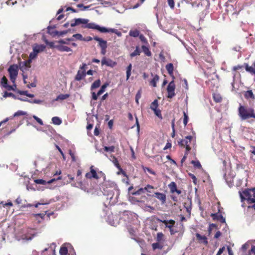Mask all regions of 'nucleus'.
Masks as SVG:
<instances>
[{
  "instance_id": "obj_1",
  "label": "nucleus",
  "mask_w": 255,
  "mask_h": 255,
  "mask_svg": "<svg viewBox=\"0 0 255 255\" xmlns=\"http://www.w3.org/2000/svg\"><path fill=\"white\" fill-rule=\"evenodd\" d=\"M241 202L247 200L249 204L253 203V205H249L248 208H254L255 209V188L250 189H246L242 192L239 191Z\"/></svg>"
},
{
  "instance_id": "obj_2",
  "label": "nucleus",
  "mask_w": 255,
  "mask_h": 255,
  "mask_svg": "<svg viewBox=\"0 0 255 255\" xmlns=\"http://www.w3.org/2000/svg\"><path fill=\"white\" fill-rule=\"evenodd\" d=\"M238 115L242 121H245L251 118L255 119V111L252 108H248L240 106L238 109Z\"/></svg>"
},
{
  "instance_id": "obj_3",
  "label": "nucleus",
  "mask_w": 255,
  "mask_h": 255,
  "mask_svg": "<svg viewBox=\"0 0 255 255\" xmlns=\"http://www.w3.org/2000/svg\"><path fill=\"white\" fill-rule=\"evenodd\" d=\"M74 20V22H71L70 24L71 27H74L80 24H83V25L82 26L83 28L96 29V28L91 27H94V26H93L92 24H97L94 22L88 23L89 20L88 19L78 18H75Z\"/></svg>"
},
{
  "instance_id": "obj_4",
  "label": "nucleus",
  "mask_w": 255,
  "mask_h": 255,
  "mask_svg": "<svg viewBox=\"0 0 255 255\" xmlns=\"http://www.w3.org/2000/svg\"><path fill=\"white\" fill-rule=\"evenodd\" d=\"M36 235L34 230L32 229H25L22 231V234L18 240L25 241H31Z\"/></svg>"
},
{
  "instance_id": "obj_5",
  "label": "nucleus",
  "mask_w": 255,
  "mask_h": 255,
  "mask_svg": "<svg viewBox=\"0 0 255 255\" xmlns=\"http://www.w3.org/2000/svg\"><path fill=\"white\" fill-rule=\"evenodd\" d=\"M8 72L10 80L13 83H14L18 75V66L16 64L10 65L8 69Z\"/></svg>"
},
{
  "instance_id": "obj_6",
  "label": "nucleus",
  "mask_w": 255,
  "mask_h": 255,
  "mask_svg": "<svg viewBox=\"0 0 255 255\" xmlns=\"http://www.w3.org/2000/svg\"><path fill=\"white\" fill-rule=\"evenodd\" d=\"M94 27H92L93 28H96V30H98L100 32L102 33H106V32H112L116 33L118 36H121L122 35V33L119 31L117 29L114 28H107L105 27L100 26L99 25H95L92 24Z\"/></svg>"
},
{
  "instance_id": "obj_7",
  "label": "nucleus",
  "mask_w": 255,
  "mask_h": 255,
  "mask_svg": "<svg viewBox=\"0 0 255 255\" xmlns=\"http://www.w3.org/2000/svg\"><path fill=\"white\" fill-rule=\"evenodd\" d=\"M122 217L123 218L125 221L128 222H130L132 220L135 218L137 219V215L135 213H132L130 211H124L122 215H121Z\"/></svg>"
},
{
  "instance_id": "obj_8",
  "label": "nucleus",
  "mask_w": 255,
  "mask_h": 255,
  "mask_svg": "<svg viewBox=\"0 0 255 255\" xmlns=\"http://www.w3.org/2000/svg\"><path fill=\"white\" fill-rule=\"evenodd\" d=\"M31 60L29 59L19 62V67L22 73H25L30 70L31 67Z\"/></svg>"
},
{
  "instance_id": "obj_9",
  "label": "nucleus",
  "mask_w": 255,
  "mask_h": 255,
  "mask_svg": "<svg viewBox=\"0 0 255 255\" xmlns=\"http://www.w3.org/2000/svg\"><path fill=\"white\" fill-rule=\"evenodd\" d=\"M175 85L174 80H172L169 83L167 88L168 98L171 99L175 95Z\"/></svg>"
},
{
  "instance_id": "obj_10",
  "label": "nucleus",
  "mask_w": 255,
  "mask_h": 255,
  "mask_svg": "<svg viewBox=\"0 0 255 255\" xmlns=\"http://www.w3.org/2000/svg\"><path fill=\"white\" fill-rule=\"evenodd\" d=\"M54 27H52L51 26H48L47 27V30L48 33L52 35L53 36H54L55 35H58V36H62L68 33V30H64L62 31H58L57 30L54 31H50V29L53 28Z\"/></svg>"
},
{
  "instance_id": "obj_11",
  "label": "nucleus",
  "mask_w": 255,
  "mask_h": 255,
  "mask_svg": "<svg viewBox=\"0 0 255 255\" xmlns=\"http://www.w3.org/2000/svg\"><path fill=\"white\" fill-rule=\"evenodd\" d=\"M193 139V136L191 135H188L185 137V138L183 139L185 141L184 145L186 147V154H188V152L190 150V143Z\"/></svg>"
},
{
  "instance_id": "obj_12",
  "label": "nucleus",
  "mask_w": 255,
  "mask_h": 255,
  "mask_svg": "<svg viewBox=\"0 0 255 255\" xmlns=\"http://www.w3.org/2000/svg\"><path fill=\"white\" fill-rule=\"evenodd\" d=\"M93 39L99 42V45L101 49H106L107 47V42L106 40L97 36H94Z\"/></svg>"
},
{
  "instance_id": "obj_13",
  "label": "nucleus",
  "mask_w": 255,
  "mask_h": 255,
  "mask_svg": "<svg viewBox=\"0 0 255 255\" xmlns=\"http://www.w3.org/2000/svg\"><path fill=\"white\" fill-rule=\"evenodd\" d=\"M102 65H106V66H110L111 67H114L116 65V63L110 59H106L103 58L101 61Z\"/></svg>"
},
{
  "instance_id": "obj_14",
  "label": "nucleus",
  "mask_w": 255,
  "mask_h": 255,
  "mask_svg": "<svg viewBox=\"0 0 255 255\" xmlns=\"http://www.w3.org/2000/svg\"><path fill=\"white\" fill-rule=\"evenodd\" d=\"M93 166H92L90 168V172L87 173L86 174V177L87 178H94L95 179H98L99 178V176H98V174L96 172V171L93 169Z\"/></svg>"
},
{
  "instance_id": "obj_15",
  "label": "nucleus",
  "mask_w": 255,
  "mask_h": 255,
  "mask_svg": "<svg viewBox=\"0 0 255 255\" xmlns=\"http://www.w3.org/2000/svg\"><path fill=\"white\" fill-rule=\"evenodd\" d=\"M211 217L213 218L214 220L220 221L221 222L223 223H225L226 222L225 219L222 215L219 214V213L212 214Z\"/></svg>"
},
{
  "instance_id": "obj_16",
  "label": "nucleus",
  "mask_w": 255,
  "mask_h": 255,
  "mask_svg": "<svg viewBox=\"0 0 255 255\" xmlns=\"http://www.w3.org/2000/svg\"><path fill=\"white\" fill-rule=\"evenodd\" d=\"M154 196L158 200L161 201L162 204H164L166 202V195L165 194L159 192H155Z\"/></svg>"
},
{
  "instance_id": "obj_17",
  "label": "nucleus",
  "mask_w": 255,
  "mask_h": 255,
  "mask_svg": "<svg viewBox=\"0 0 255 255\" xmlns=\"http://www.w3.org/2000/svg\"><path fill=\"white\" fill-rule=\"evenodd\" d=\"M158 220L159 222L164 223L166 227L169 228V230H171L173 228L172 227L174 225V224H175V221L172 220H170L169 221H167L166 220L163 221V220H160V219H158Z\"/></svg>"
},
{
  "instance_id": "obj_18",
  "label": "nucleus",
  "mask_w": 255,
  "mask_h": 255,
  "mask_svg": "<svg viewBox=\"0 0 255 255\" xmlns=\"http://www.w3.org/2000/svg\"><path fill=\"white\" fill-rule=\"evenodd\" d=\"M196 236L201 243H203L205 245H207L208 244V239L206 236H202L199 233H196Z\"/></svg>"
},
{
  "instance_id": "obj_19",
  "label": "nucleus",
  "mask_w": 255,
  "mask_h": 255,
  "mask_svg": "<svg viewBox=\"0 0 255 255\" xmlns=\"http://www.w3.org/2000/svg\"><path fill=\"white\" fill-rule=\"evenodd\" d=\"M184 206L186 208V211L187 212V213H188L189 214H190L191 209H192L191 200L190 199H188V200L184 203Z\"/></svg>"
},
{
  "instance_id": "obj_20",
  "label": "nucleus",
  "mask_w": 255,
  "mask_h": 255,
  "mask_svg": "<svg viewBox=\"0 0 255 255\" xmlns=\"http://www.w3.org/2000/svg\"><path fill=\"white\" fill-rule=\"evenodd\" d=\"M57 50L60 52H71L72 50L67 46L59 44Z\"/></svg>"
},
{
  "instance_id": "obj_21",
  "label": "nucleus",
  "mask_w": 255,
  "mask_h": 255,
  "mask_svg": "<svg viewBox=\"0 0 255 255\" xmlns=\"http://www.w3.org/2000/svg\"><path fill=\"white\" fill-rule=\"evenodd\" d=\"M74 39L73 38H68L65 39H60L57 41H56V43H57L59 44H66L68 45L69 44V42L71 41H73Z\"/></svg>"
},
{
  "instance_id": "obj_22",
  "label": "nucleus",
  "mask_w": 255,
  "mask_h": 255,
  "mask_svg": "<svg viewBox=\"0 0 255 255\" xmlns=\"http://www.w3.org/2000/svg\"><path fill=\"white\" fill-rule=\"evenodd\" d=\"M45 48V46L43 45H37L33 47V51L36 54L39 52L43 51Z\"/></svg>"
},
{
  "instance_id": "obj_23",
  "label": "nucleus",
  "mask_w": 255,
  "mask_h": 255,
  "mask_svg": "<svg viewBox=\"0 0 255 255\" xmlns=\"http://www.w3.org/2000/svg\"><path fill=\"white\" fill-rule=\"evenodd\" d=\"M244 96L246 99L252 100H255V97L252 90H248L246 91L244 94Z\"/></svg>"
},
{
  "instance_id": "obj_24",
  "label": "nucleus",
  "mask_w": 255,
  "mask_h": 255,
  "mask_svg": "<svg viewBox=\"0 0 255 255\" xmlns=\"http://www.w3.org/2000/svg\"><path fill=\"white\" fill-rule=\"evenodd\" d=\"M86 75V73L84 71H81L79 70L77 73V75L75 77V80L76 81H80L83 78H84Z\"/></svg>"
},
{
  "instance_id": "obj_25",
  "label": "nucleus",
  "mask_w": 255,
  "mask_h": 255,
  "mask_svg": "<svg viewBox=\"0 0 255 255\" xmlns=\"http://www.w3.org/2000/svg\"><path fill=\"white\" fill-rule=\"evenodd\" d=\"M109 159L117 168H120V165L119 163L117 158L114 155H111Z\"/></svg>"
},
{
  "instance_id": "obj_26",
  "label": "nucleus",
  "mask_w": 255,
  "mask_h": 255,
  "mask_svg": "<svg viewBox=\"0 0 255 255\" xmlns=\"http://www.w3.org/2000/svg\"><path fill=\"white\" fill-rule=\"evenodd\" d=\"M69 94H60L53 101H58L65 100L69 97Z\"/></svg>"
},
{
  "instance_id": "obj_27",
  "label": "nucleus",
  "mask_w": 255,
  "mask_h": 255,
  "mask_svg": "<svg viewBox=\"0 0 255 255\" xmlns=\"http://www.w3.org/2000/svg\"><path fill=\"white\" fill-rule=\"evenodd\" d=\"M45 43L48 45L51 48H56L57 49V47L59 46V44L55 42H49L47 40H45Z\"/></svg>"
},
{
  "instance_id": "obj_28",
  "label": "nucleus",
  "mask_w": 255,
  "mask_h": 255,
  "mask_svg": "<svg viewBox=\"0 0 255 255\" xmlns=\"http://www.w3.org/2000/svg\"><path fill=\"white\" fill-rule=\"evenodd\" d=\"M166 69L170 75H172L173 74V65L172 63H169L166 65Z\"/></svg>"
},
{
  "instance_id": "obj_29",
  "label": "nucleus",
  "mask_w": 255,
  "mask_h": 255,
  "mask_svg": "<svg viewBox=\"0 0 255 255\" xmlns=\"http://www.w3.org/2000/svg\"><path fill=\"white\" fill-rule=\"evenodd\" d=\"M53 179L50 180L48 182H46L45 180L40 179H37L34 180V182L36 184H42V185H46L47 183L50 184L52 182Z\"/></svg>"
},
{
  "instance_id": "obj_30",
  "label": "nucleus",
  "mask_w": 255,
  "mask_h": 255,
  "mask_svg": "<svg viewBox=\"0 0 255 255\" xmlns=\"http://www.w3.org/2000/svg\"><path fill=\"white\" fill-rule=\"evenodd\" d=\"M140 53H141V51L139 49V47L138 46H136L135 50L130 54V56L131 57H133L139 55Z\"/></svg>"
},
{
  "instance_id": "obj_31",
  "label": "nucleus",
  "mask_w": 255,
  "mask_h": 255,
  "mask_svg": "<svg viewBox=\"0 0 255 255\" xmlns=\"http://www.w3.org/2000/svg\"><path fill=\"white\" fill-rule=\"evenodd\" d=\"M52 123L55 125H60L62 123V120L58 117H54L52 118Z\"/></svg>"
},
{
  "instance_id": "obj_32",
  "label": "nucleus",
  "mask_w": 255,
  "mask_h": 255,
  "mask_svg": "<svg viewBox=\"0 0 255 255\" xmlns=\"http://www.w3.org/2000/svg\"><path fill=\"white\" fill-rule=\"evenodd\" d=\"M141 48L142 49V51L146 55H147V56H150L151 55V53L148 47L145 45H142Z\"/></svg>"
},
{
  "instance_id": "obj_33",
  "label": "nucleus",
  "mask_w": 255,
  "mask_h": 255,
  "mask_svg": "<svg viewBox=\"0 0 255 255\" xmlns=\"http://www.w3.org/2000/svg\"><path fill=\"white\" fill-rule=\"evenodd\" d=\"M98 176H99V178L102 177L104 180V182L103 183V186H106L109 182L106 181V175L102 171L99 172L98 173Z\"/></svg>"
},
{
  "instance_id": "obj_34",
  "label": "nucleus",
  "mask_w": 255,
  "mask_h": 255,
  "mask_svg": "<svg viewBox=\"0 0 255 255\" xmlns=\"http://www.w3.org/2000/svg\"><path fill=\"white\" fill-rule=\"evenodd\" d=\"M101 84V81L100 80L98 79L96 80L91 85V90H93L94 89H96L97 88H98L100 87Z\"/></svg>"
},
{
  "instance_id": "obj_35",
  "label": "nucleus",
  "mask_w": 255,
  "mask_h": 255,
  "mask_svg": "<svg viewBox=\"0 0 255 255\" xmlns=\"http://www.w3.org/2000/svg\"><path fill=\"white\" fill-rule=\"evenodd\" d=\"M100 2V3L103 5L104 6H109L113 5V3L110 1H106L104 0H97Z\"/></svg>"
},
{
  "instance_id": "obj_36",
  "label": "nucleus",
  "mask_w": 255,
  "mask_h": 255,
  "mask_svg": "<svg viewBox=\"0 0 255 255\" xmlns=\"http://www.w3.org/2000/svg\"><path fill=\"white\" fill-rule=\"evenodd\" d=\"M159 80V76L157 75H155L153 78L150 81V84L154 87L156 86V83Z\"/></svg>"
},
{
  "instance_id": "obj_37",
  "label": "nucleus",
  "mask_w": 255,
  "mask_h": 255,
  "mask_svg": "<svg viewBox=\"0 0 255 255\" xmlns=\"http://www.w3.org/2000/svg\"><path fill=\"white\" fill-rule=\"evenodd\" d=\"M59 253L60 255H67L68 254L67 248L64 246L61 247Z\"/></svg>"
},
{
  "instance_id": "obj_38",
  "label": "nucleus",
  "mask_w": 255,
  "mask_h": 255,
  "mask_svg": "<svg viewBox=\"0 0 255 255\" xmlns=\"http://www.w3.org/2000/svg\"><path fill=\"white\" fill-rule=\"evenodd\" d=\"M169 188L171 193H174L175 191H176L177 186L175 182H172L169 185Z\"/></svg>"
},
{
  "instance_id": "obj_39",
  "label": "nucleus",
  "mask_w": 255,
  "mask_h": 255,
  "mask_svg": "<svg viewBox=\"0 0 255 255\" xmlns=\"http://www.w3.org/2000/svg\"><path fill=\"white\" fill-rule=\"evenodd\" d=\"M132 68V65L131 64H129V65L127 68V72H126V75H127V80H128L131 75V70Z\"/></svg>"
},
{
  "instance_id": "obj_40",
  "label": "nucleus",
  "mask_w": 255,
  "mask_h": 255,
  "mask_svg": "<svg viewBox=\"0 0 255 255\" xmlns=\"http://www.w3.org/2000/svg\"><path fill=\"white\" fill-rule=\"evenodd\" d=\"M129 34L130 36L137 37L139 35V31L137 30H131L129 31Z\"/></svg>"
},
{
  "instance_id": "obj_41",
  "label": "nucleus",
  "mask_w": 255,
  "mask_h": 255,
  "mask_svg": "<svg viewBox=\"0 0 255 255\" xmlns=\"http://www.w3.org/2000/svg\"><path fill=\"white\" fill-rule=\"evenodd\" d=\"M246 70L252 74H255V69L252 67L248 65V64L246 65Z\"/></svg>"
},
{
  "instance_id": "obj_42",
  "label": "nucleus",
  "mask_w": 255,
  "mask_h": 255,
  "mask_svg": "<svg viewBox=\"0 0 255 255\" xmlns=\"http://www.w3.org/2000/svg\"><path fill=\"white\" fill-rule=\"evenodd\" d=\"M152 247L154 250L156 249L162 250L163 248V246L159 243H155L152 244Z\"/></svg>"
},
{
  "instance_id": "obj_43",
  "label": "nucleus",
  "mask_w": 255,
  "mask_h": 255,
  "mask_svg": "<svg viewBox=\"0 0 255 255\" xmlns=\"http://www.w3.org/2000/svg\"><path fill=\"white\" fill-rule=\"evenodd\" d=\"M113 215H109L108 217L107 222L109 224H110L112 226H116L117 224L115 223L114 221L113 220H112V218H113Z\"/></svg>"
},
{
  "instance_id": "obj_44",
  "label": "nucleus",
  "mask_w": 255,
  "mask_h": 255,
  "mask_svg": "<svg viewBox=\"0 0 255 255\" xmlns=\"http://www.w3.org/2000/svg\"><path fill=\"white\" fill-rule=\"evenodd\" d=\"M3 97L4 98L12 97L14 99H16V98H17V97L15 95H14L12 93H8L6 91L4 93Z\"/></svg>"
},
{
  "instance_id": "obj_45",
  "label": "nucleus",
  "mask_w": 255,
  "mask_h": 255,
  "mask_svg": "<svg viewBox=\"0 0 255 255\" xmlns=\"http://www.w3.org/2000/svg\"><path fill=\"white\" fill-rule=\"evenodd\" d=\"M158 106V105L157 100H154L150 105V108L152 110H154L157 109Z\"/></svg>"
},
{
  "instance_id": "obj_46",
  "label": "nucleus",
  "mask_w": 255,
  "mask_h": 255,
  "mask_svg": "<svg viewBox=\"0 0 255 255\" xmlns=\"http://www.w3.org/2000/svg\"><path fill=\"white\" fill-rule=\"evenodd\" d=\"M7 84V80L5 76H3L1 79V86L5 88Z\"/></svg>"
},
{
  "instance_id": "obj_47",
  "label": "nucleus",
  "mask_w": 255,
  "mask_h": 255,
  "mask_svg": "<svg viewBox=\"0 0 255 255\" xmlns=\"http://www.w3.org/2000/svg\"><path fill=\"white\" fill-rule=\"evenodd\" d=\"M115 146H105L104 147V149L106 152H113L115 151Z\"/></svg>"
},
{
  "instance_id": "obj_48",
  "label": "nucleus",
  "mask_w": 255,
  "mask_h": 255,
  "mask_svg": "<svg viewBox=\"0 0 255 255\" xmlns=\"http://www.w3.org/2000/svg\"><path fill=\"white\" fill-rule=\"evenodd\" d=\"M90 6H91L90 5H87V6H84L82 3H79V4H78L77 5V7H78V8H81V10H87V9H88L90 8Z\"/></svg>"
},
{
  "instance_id": "obj_49",
  "label": "nucleus",
  "mask_w": 255,
  "mask_h": 255,
  "mask_svg": "<svg viewBox=\"0 0 255 255\" xmlns=\"http://www.w3.org/2000/svg\"><path fill=\"white\" fill-rule=\"evenodd\" d=\"M43 101L39 99L30 100L29 103L36 104L38 105L42 104Z\"/></svg>"
},
{
  "instance_id": "obj_50",
  "label": "nucleus",
  "mask_w": 255,
  "mask_h": 255,
  "mask_svg": "<svg viewBox=\"0 0 255 255\" xmlns=\"http://www.w3.org/2000/svg\"><path fill=\"white\" fill-rule=\"evenodd\" d=\"M71 38H76V39L80 40H85V39L83 38V36L81 34L77 33L73 35L72 37Z\"/></svg>"
},
{
  "instance_id": "obj_51",
  "label": "nucleus",
  "mask_w": 255,
  "mask_h": 255,
  "mask_svg": "<svg viewBox=\"0 0 255 255\" xmlns=\"http://www.w3.org/2000/svg\"><path fill=\"white\" fill-rule=\"evenodd\" d=\"M27 113L22 111H18L15 113L13 115V117H18L19 116L26 115Z\"/></svg>"
},
{
  "instance_id": "obj_52",
  "label": "nucleus",
  "mask_w": 255,
  "mask_h": 255,
  "mask_svg": "<svg viewBox=\"0 0 255 255\" xmlns=\"http://www.w3.org/2000/svg\"><path fill=\"white\" fill-rule=\"evenodd\" d=\"M164 237V235L161 232L158 233L157 234L156 240L157 242H159L163 240Z\"/></svg>"
},
{
  "instance_id": "obj_53",
  "label": "nucleus",
  "mask_w": 255,
  "mask_h": 255,
  "mask_svg": "<svg viewBox=\"0 0 255 255\" xmlns=\"http://www.w3.org/2000/svg\"><path fill=\"white\" fill-rule=\"evenodd\" d=\"M213 98L214 101L216 102H220L222 100V97L219 94H214Z\"/></svg>"
},
{
  "instance_id": "obj_54",
  "label": "nucleus",
  "mask_w": 255,
  "mask_h": 255,
  "mask_svg": "<svg viewBox=\"0 0 255 255\" xmlns=\"http://www.w3.org/2000/svg\"><path fill=\"white\" fill-rule=\"evenodd\" d=\"M191 163L193 164V165L197 168H200L202 167L199 161L192 160L191 161Z\"/></svg>"
},
{
  "instance_id": "obj_55",
  "label": "nucleus",
  "mask_w": 255,
  "mask_h": 255,
  "mask_svg": "<svg viewBox=\"0 0 255 255\" xmlns=\"http://www.w3.org/2000/svg\"><path fill=\"white\" fill-rule=\"evenodd\" d=\"M154 112L155 115L158 118L162 119V115L161 114V111L159 109H156L153 110Z\"/></svg>"
},
{
  "instance_id": "obj_56",
  "label": "nucleus",
  "mask_w": 255,
  "mask_h": 255,
  "mask_svg": "<svg viewBox=\"0 0 255 255\" xmlns=\"http://www.w3.org/2000/svg\"><path fill=\"white\" fill-rule=\"evenodd\" d=\"M188 121V116L187 114L184 112V119H183V124L185 126H186L187 124Z\"/></svg>"
},
{
  "instance_id": "obj_57",
  "label": "nucleus",
  "mask_w": 255,
  "mask_h": 255,
  "mask_svg": "<svg viewBox=\"0 0 255 255\" xmlns=\"http://www.w3.org/2000/svg\"><path fill=\"white\" fill-rule=\"evenodd\" d=\"M33 118L40 125L42 126L43 125L42 121L40 118L35 115L33 116Z\"/></svg>"
},
{
  "instance_id": "obj_58",
  "label": "nucleus",
  "mask_w": 255,
  "mask_h": 255,
  "mask_svg": "<svg viewBox=\"0 0 255 255\" xmlns=\"http://www.w3.org/2000/svg\"><path fill=\"white\" fill-rule=\"evenodd\" d=\"M144 189L143 188H141L139 189L136 192L132 193V195H140L141 193L144 192Z\"/></svg>"
},
{
  "instance_id": "obj_59",
  "label": "nucleus",
  "mask_w": 255,
  "mask_h": 255,
  "mask_svg": "<svg viewBox=\"0 0 255 255\" xmlns=\"http://www.w3.org/2000/svg\"><path fill=\"white\" fill-rule=\"evenodd\" d=\"M255 255V246H252L251 249L249 251L248 255Z\"/></svg>"
},
{
  "instance_id": "obj_60",
  "label": "nucleus",
  "mask_w": 255,
  "mask_h": 255,
  "mask_svg": "<svg viewBox=\"0 0 255 255\" xmlns=\"http://www.w3.org/2000/svg\"><path fill=\"white\" fill-rule=\"evenodd\" d=\"M249 246H250V244H249V242H247L246 243H245V244L242 245L241 249L243 251H245L247 250V249L249 248Z\"/></svg>"
},
{
  "instance_id": "obj_61",
  "label": "nucleus",
  "mask_w": 255,
  "mask_h": 255,
  "mask_svg": "<svg viewBox=\"0 0 255 255\" xmlns=\"http://www.w3.org/2000/svg\"><path fill=\"white\" fill-rule=\"evenodd\" d=\"M139 38L140 39V40L143 42V43H147V41L146 39V38L142 34H140L139 35Z\"/></svg>"
},
{
  "instance_id": "obj_62",
  "label": "nucleus",
  "mask_w": 255,
  "mask_h": 255,
  "mask_svg": "<svg viewBox=\"0 0 255 255\" xmlns=\"http://www.w3.org/2000/svg\"><path fill=\"white\" fill-rule=\"evenodd\" d=\"M216 227H217V225L216 224H210L209 228L208 229V232H209V234L211 233L212 230L213 228H216Z\"/></svg>"
},
{
  "instance_id": "obj_63",
  "label": "nucleus",
  "mask_w": 255,
  "mask_h": 255,
  "mask_svg": "<svg viewBox=\"0 0 255 255\" xmlns=\"http://www.w3.org/2000/svg\"><path fill=\"white\" fill-rule=\"evenodd\" d=\"M169 6L171 8H173L174 7V0H167Z\"/></svg>"
},
{
  "instance_id": "obj_64",
  "label": "nucleus",
  "mask_w": 255,
  "mask_h": 255,
  "mask_svg": "<svg viewBox=\"0 0 255 255\" xmlns=\"http://www.w3.org/2000/svg\"><path fill=\"white\" fill-rule=\"evenodd\" d=\"M81 174H82L81 171L80 170H78V171L77 172V177H76L77 180L78 181H80L81 180Z\"/></svg>"
}]
</instances>
